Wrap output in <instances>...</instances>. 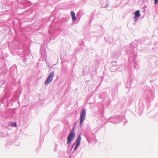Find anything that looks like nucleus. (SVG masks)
Listing matches in <instances>:
<instances>
[{
    "label": "nucleus",
    "instance_id": "1",
    "mask_svg": "<svg viewBox=\"0 0 158 158\" xmlns=\"http://www.w3.org/2000/svg\"><path fill=\"white\" fill-rule=\"evenodd\" d=\"M54 72L53 71L52 72L48 78H47L46 80L44 82V84L45 85H47L49 83H50L52 81L53 78L54 76Z\"/></svg>",
    "mask_w": 158,
    "mask_h": 158
},
{
    "label": "nucleus",
    "instance_id": "2",
    "mask_svg": "<svg viewBox=\"0 0 158 158\" xmlns=\"http://www.w3.org/2000/svg\"><path fill=\"white\" fill-rule=\"evenodd\" d=\"M85 111L84 110H83L81 113L80 115V124L81 125H82L83 122L85 119Z\"/></svg>",
    "mask_w": 158,
    "mask_h": 158
},
{
    "label": "nucleus",
    "instance_id": "3",
    "mask_svg": "<svg viewBox=\"0 0 158 158\" xmlns=\"http://www.w3.org/2000/svg\"><path fill=\"white\" fill-rule=\"evenodd\" d=\"M75 134L74 132L72 131L71 132L67 138V143H70L72 140L74 138Z\"/></svg>",
    "mask_w": 158,
    "mask_h": 158
},
{
    "label": "nucleus",
    "instance_id": "4",
    "mask_svg": "<svg viewBox=\"0 0 158 158\" xmlns=\"http://www.w3.org/2000/svg\"><path fill=\"white\" fill-rule=\"evenodd\" d=\"M81 136L80 135L76 140V142L77 143V144H76V145L74 148V150H76L80 145V143L81 141Z\"/></svg>",
    "mask_w": 158,
    "mask_h": 158
},
{
    "label": "nucleus",
    "instance_id": "5",
    "mask_svg": "<svg viewBox=\"0 0 158 158\" xmlns=\"http://www.w3.org/2000/svg\"><path fill=\"white\" fill-rule=\"evenodd\" d=\"M71 15L73 20V21H75L76 19L75 17V14L74 11H71Z\"/></svg>",
    "mask_w": 158,
    "mask_h": 158
},
{
    "label": "nucleus",
    "instance_id": "6",
    "mask_svg": "<svg viewBox=\"0 0 158 158\" xmlns=\"http://www.w3.org/2000/svg\"><path fill=\"white\" fill-rule=\"evenodd\" d=\"M135 17H138L140 16V15L139 10H137L135 13Z\"/></svg>",
    "mask_w": 158,
    "mask_h": 158
},
{
    "label": "nucleus",
    "instance_id": "7",
    "mask_svg": "<svg viewBox=\"0 0 158 158\" xmlns=\"http://www.w3.org/2000/svg\"><path fill=\"white\" fill-rule=\"evenodd\" d=\"M12 126H14L15 127H17L16 123H13L12 125Z\"/></svg>",
    "mask_w": 158,
    "mask_h": 158
},
{
    "label": "nucleus",
    "instance_id": "8",
    "mask_svg": "<svg viewBox=\"0 0 158 158\" xmlns=\"http://www.w3.org/2000/svg\"><path fill=\"white\" fill-rule=\"evenodd\" d=\"M154 0V3L155 4H156L158 2V0Z\"/></svg>",
    "mask_w": 158,
    "mask_h": 158
}]
</instances>
